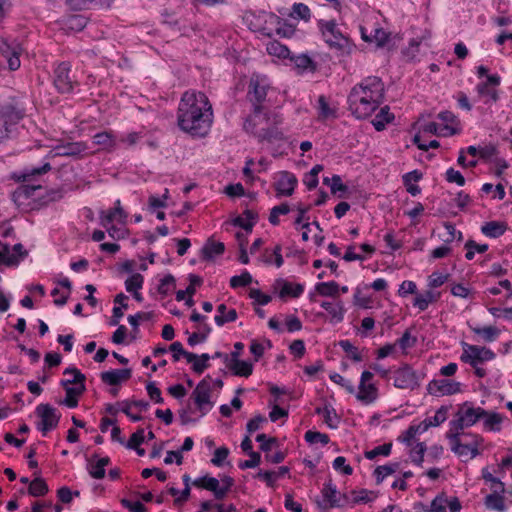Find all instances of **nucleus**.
<instances>
[{
	"mask_svg": "<svg viewBox=\"0 0 512 512\" xmlns=\"http://www.w3.org/2000/svg\"><path fill=\"white\" fill-rule=\"evenodd\" d=\"M177 120L181 130L192 136H205L213 122L208 97L202 92H185L179 103Z\"/></svg>",
	"mask_w": 512,
	"mask_h": 512,
	"instance_id": "obj_1",
	"label": "nucleus"
},
{
	"mask_svg": "<svg viewBox=\"0 0 512 512\" xmlns=\"http://www.w3.org/2000/svg\"><path fill=\"white\" fill-rule=\"evenodd\" d=\"M282 119L275 114L265 113L263 116L247 117L244 122V130L252 133L259 142L274 143L284 139V133L278 125Z\"/></svg>",
	"mask_w": 512,
	"mask_h": 512,
	"instance_id": "obj_2",
	"label": "nucleus"
},
{
	"mask_svg": "<svg viewBox=\"0 0 512 512\" xmlns=\"http://www.w3.org/2000/svg\"><path fill=\"white\" fill-rule=\"evenodd\" d=\"M42 190L41 185L23 182L12 194V200L21 210L27 212L46 206L49 202L60 198L58 191L51 190L46 195L35 197V193Z\"/></svg>",
	"mask_w": 512,
	"mask_h": 512,
	"instance_id": "obj_3",
	"label": "nucleus"
},
{
	"mask_svg": "<svg viewBox=\"0 0 512 512\" xmlns=\"http://www.w3.org/2000/svg\"><path fill=\"white\" fill-rule=\"evenodd\" d=\"M42 190L41 185L23 182L12 194V200L21 210L27 212L46 206L49 202L60 198L58 191L51 190L46 195L35 197V193Z\"/></svg>",
	"mask_w": 512,
	"mask_h": 512,
	"instance_id": "obj_4",
	"label": "nucleus"
},
{
	"mask_svg": "<svg viewBox=\"0 0 512 512\" xmlns=\"http://www.w3.org/2000/svg\"><path fill=\"white\" fill-rule=\"evenodd\" d=\"M447 438L450 441L451 450L459 457L472 459L479 454L478 446L482 441L480 436L449 430L447 433Z\"/></svg>",
	"mask_w": 512,
	"mask_h": 512,
	"instance_id": "obj_5",
	"label": "nucleus"
},
{
	"mask_svg": "<svg viewBox=\"0 0 512 512\" xmlns=\"http://www.w3.org/2000/svg\"><path fill=\"white\" fill-rule=\"evenodd\" d=\"M487 411L481 407H471L468 402L461 405L455 415V419L450 422V431L464 433L465 428L473 426L476 422L484 418Z\"/></svg>",
	"mask_w": 512,
	"mask_h": 512,
	"instance_id": "obj_6",
	"label": "nucleus"
},
{
	"mask_svg": "<svg viewBox=\"0 0 512 512\" xmlns=\"http://www.w3.org/2000/svg\"><path fill=\"white\" fill-rule=\"evenodd\" d=\"M319 26L324 37L325 42L330 48L337 49L343 54H349L352 49V44L349 38L345 37L337 28L335 21H320Z\"/></svg>",
	"mask_w": 512,
	"mask_h": 512,
	"instance_id": "obj_7",
	"label": "nucleus"
},
{
	"mask_svg": "<svg viewBox=\"0 0 512 512\" xmlns=\"http://www.w3.org/2000/svg\"><path fill=\"white\" fill-rule=\"evenodd\" d=\"M269 85L264 77L252 75L248 85L247 99L253 106V116L258 117L263 112L262 103L266 100Z\"/></svg>",
	"mask_w": 512,
	"mask_h": 512,
	"instance_id": "obj_8",
	"label": "nucleus"
},
{
	"mask_svg": "<svg viewBox=\"0 0 512 512\" xmlns=\"http://www.w3.org/2000/svg\"><path fill=\"white\" fill-rule=\"evenodd\" d=\"M351 113L358 119H365L379 107L373 101L367 100L360 89H351L348 96Z\"/></svg>",
	"mask_w": 512,
	"mask_h": 512,
	"instance_id": "obj_9",
	"label": "nucleus"
},
{
	"mask_svg": "<svg viewBox=\"0 0 512 512\" xmlns=\"http://www.w3.org/2000/svg\"><path fill=\"white\" fill-rule=\"evenodd\" d=\"M352 89L362 90L365 98L373 101L378 106L384 101V83L379 77H367Z\"/></svg>",
	"mask_w": 512,
	"mask_h": 512,
	"instance_id": "obj_10",
	"label": "nucleus"
},
{
	"mask_svg": "<svg viewBox=\"0 0 512 512\" xmlns=\"http://www.w3.org/2000/svg\"><path fill=\"white\" fill-rule=\"evenodd\" d=\"M211 377L208 375L203 378L192 392L191 397L194 400L197 408L201 412V416H204L208 410L213 407V402L210 400L211 395Z\"/></svg>",
	"mask_w": 512,
	"mask_h": 512,
	"instance_id": "obj_11",
	"label": "nucleus"
},
{
	"mask_svg": "<svg viewBox=\"0 0 512 512\" xmlns=\"http://www.w3.org/2000/svg\"><path fill=\"white\" fill-rule=\"evenodd\" d=\"M463 354L461 360L476 367L478 363L490 361L495 358V353L486 347L463 343Z\"/></svg>",
	"mask_w": 512,
	"mask_h": 512,
	"instance_id": "obj_12",
	"label": "nucleus"
},
{
	"mask_svg": "<svg viewBox=\"0 0 512 512\" xmlns=\"http://www.w3.org/2000/svg\"><path fill=\"white\" fill-rule=\"evenodd\" d=\"M23 49L21 44L16 40H9L7 38H0V54L6 59L8 68L11 71L19 69L20 55Z\"/></svg>",
	"mask_w": 512,
	"mask_h": 512,
	"instance_id": "obj_13",
	"label": "nucleus"
},
{
	"mask_svg": "<svg viewBox=\"0 0 512 512\" xmlns=\"http://www.w3.org/2000/svg\"><path fill=\"white\" fill-rule=\"evenodd\" d=\"M36 415L41 419L38 429L46 435L47 432L57 427L60 415L56 413V409L50 404H39L35 410Z\"/></svg>",
	"mask_w": 512,
	"mask_h": 512,
	"instance_id": "obj_14",
	"label": "nucleus"
},
{
	"mask_svg": "<svg viewBox=\"0 0 512 512\" xmlns=\"http://www.w3.org/2000/svg\"><path fill=\"white\" fill-rule=\"evenodd\" d=\"M71 66L68 62H62L54 70V85L60 93H70L77 84L70 76Z\"/></svg>",
	"mask_w": 512,
	"mask_h": 512,
	"instance_id": "obj_15",
	"label": "nucleus"
},
{
	"mask_svg": "<svg viewBox=\"0 0 512 512\" xmlns=\"http://www.w3.org/2000/svg\"><path fill=\"white\" fill-rule=\"evenodd\" d=\"M316 504L322 511L341 506V495L331 480L323 485L321 499H316Z\"/></svg>",
	"mask_w": 512,
	"mask_h": 512,
	"instance_id": "obj_16",
	"label": "nucleus"
},
{
	"mask_svg": "<svg viewBox=\"0 0 512 512\" xmlns=\"http://www.w3.org/2000/svg\"><path fill=\"white\" fill-rule=\"evenodd\" d=\"M394 386L399 389L414 390L419 386V381L416 372L405 365L395 371Z\"/></svg>",
	"mask_w": 512,
	"mask_h": 512,
	"instance_id": "obj_17",
	"label": "nucleus"
},
{
	"mask_svg": "<svg viewBox=\"0 0 512 512\" xmlns=\"http://www.w3.org/2000/svg\"><path fill=\"white\" fill-rule=\"evenodd\" d=\"M461 390L459 382L449 379H434L427 385V391L434 396L453 395Z\"/></svg>",
	"mask_w": 512,
	"mask_h": 512,
	"instance_id": "obj_18",
	"label": "nucleus"
},
{
	"mask_svg": "<svg viewBox=\"0 0 512 512\" xmlns=\"http://www.w3.org/2000/svg\"><path fill=\"white\" fill-rule=\"evenodd\" d=\"M225 364L235 376L249 377L253 372V364L240 360L239 352H231L230 356L225 355Z\"/></svg>",
	"mask_w": 512,
	"mask_h": 512,
	"instance_id": "obj_19",
	"label": "nucleus"
},
{
	"mask_svg": "<svg viewBox=\"0 0 512 512\" xmlns=\"http://www.w3.org/2000/svg\"><path fill=\"white\" fill-rule=\"evenodd\" d=\"M296 176L288 171H281L278 174V179L274 184L278 196H291L297 185Z\"/></svg>",
	"mask_w": 512,
	"mask_h": 512,
	"instance_id": "obj_20",
	"label": "nucleus"
},
{
	"mask_svg": "<svg viewBox=\"0 0 512 512\" xmlns=\"http://www.w3.org/2000/svg\"><path fill=\"white\" fill-rule=\"evenodd\" d=\"M506 492L505 484H500L496 487L492 493L488 494L484 498V505L488 510H494L497 512H505L507 507L505 505L504 494Z\"/></svg>",
	"mask_w": 512,
	"mask_h": 512,
	"instance_id": "obj_21",
	"label": "nucleus"
},
{
	"mask_svg": "<svg viewBox=\"0 0 512 512\" xmlns=\"http://www.w3.org/2000/svg\"><path fill=\"white\" fill-rule=\"evenodd\" d=\"M23 110L17 108L13 104H6L0 109V124L9 126L12 129L23 118Z\"/></svg>",
	"mask_w": 512,
	"mask_h": 512,
	"instance_id": "obj_22",
	"label": "nucleus"
},
{
	"mask_svg": "<svg viewBox=\"0 0 512 512\" xmlns=\"http://www.w3.org/2000/svg\"><path fill=\"white\" fill-rule=\"evenodd\" d=\"M87 150V145L84 142H67L65 144L57 145L50 154L55 156H69L76 157Z\"/></svg>",
	"mask_w": 512,
	"mask_h": 512,
	"instance_id": "obj_23",
	"label": "nucleus"
},
{
	"mask_svg": "<svg viewBox=\"0 0 512 512\" xmlns=\"http://www.w3.org/2000/svg\"><path fill=\"white\" fill-rule=\"evenodd\" d=\"M131 369H114L102 372L100 377L102 382L111 386H117L122 381H126L131 377Z\"/></svg>",
	"mask_w": 512,
	"mask_h": 512,
	"instance_id": "obj_24",
	"label": "nucleus"
},
{
	"mask_svg": "<svg viewBox=\"0 0 512 512\" xmlns=\"http://www.w3.org/2000/svg\"><path fill=\"white\" fill-rule=\"evenodd\" d=\"M127 218L128 214L122 207H114V209L100 212V224L103 227H107L113 221H117L120 224H125L127 222Z\"/></svg>",
	"mask_w": 512,
	"mask_h": 512,
	"instance_id": "obj_25",
	"label": "nucleus"
},
{
	"mask_svg": "<svg viewBox=\"0 0 512 512\" xmlns=\"http://www.w3.org/2000/svg\"><path fill=\"white\" fill-rule=\"evenodd\" d=\"M275 285L281 286L279 297L282 299L286 297L298 298L304 291L302 284H292L283 279H277Z\"/></svg>",
	"mask_w": 512,
	"mask_h": 512,
	"instance_id": "obj_26",
	"label": "nucleus"
},
{
	"mask_svg": "<svg viewBox=\"0 0 512 512\" xmlns=\"http://www.w3.org/2000/svg\"><path fill=\"white\" fill-rule=\"evenodd\" d=\"M224 251V243L215 242L210 238L201 249V257L203 260L209 261L212 260L215 255H222Z\"/></svg>",
	"mask_w": 512,
	"mask_h": 512,
	"instance_id": "obj_27",
	"label": "nucleus"
},
{
	"mask_svg": "<svg viewBox=\"0 0 512 512\" xmlns=\"http://www.w3.org/2000/svg\"><path fill=\"white\" fill-rule=\"evenodd\" d=\"M289 58L294 63L295 67L299 70L300 73H314L317 70V63L313 59H311L307 54L290 56Z\"/></svg>",
	"mask_w": 512,
	"mask_h": 512,
	"instance_id": "obj_28",
	"label": "nucleus"
},
{
	"mask_svg": "<svg viewBox=\"0 0 512 512\" xmlns=\"http://www.w3.org/2000/svg\"><path fill=\"white\" fill-rule=\"evenodd\" d=\"M258 215L252 210H245L241 216L233 220V225L243 228L247 233H250L257 221Z\"/></svg>",
	"mask_w": 512,
	"mask_h": 512,
	"instance_id": "obj_29",
	"label": "nucleus"
},
{
	"mask_svg": "<svg viewBox=\"0 0 512 512\" xmlns=\"http://www.w3.org/2000/svg\"><path fill=\"white\" fill-rule=\"evenodd\" d=\"M66 392V396L64 400H62L60 403L63 405H66L69 408H75L78 406V399L77 397L82 395L85 390V384H81L80 386L76 387H63Z\"/></svg>",
	"mask_w": 512,
	"mask_h": 512,
	"instance_id": "obj_30",
	"label": "nucleus"
},
{
	"mask_svg": "<svg viewBox=\"0 0 512 512\" xmlns=\"http://www.w3.org/2000/svg\"><path fill=\"white\" fill-rule=\"evenodd\" d=\"M394 120V115L390 112L388 106H384L380 109V111L376 114L375 118L372 120V125L374 126L376 131H383L386 128V125Z\"/></svg>",
	"mask_w": 512,
	"mask_h": 512,
	"instance_id": "obj_31",
	"label": "nucleus"
},
{
	"mask_svg": "<svg viewBox=\"0 0 512 512\" xmlns=\"http://www.w3.org/2000/svg\"><path fill=\"white\" fill-rule=\"evenodd\" d=\"M402 178L403 184L406 187L408 193H410L412 196L420 194V187L412 182H418L422 178V173H420L418 170H413L403 175Z\"/></svg>",
	"mask_w": 512,
	"mask_h": 512,
	"instance_id": "obj_32",
	"label": "nucleus"
},
{
	"mask_svg": "<svg viewBox=\"0 0 512 512\" xmlns=\"http://www.w3.org/2000/svg\"><path fill=\"white\" fill-rule=\"evenodd\" d=\"M440 297V293H435L431 290L425 291L423 294H417L414 298L413 305L420 311H425L429 304L435 302Z\"/></svg>",
	"mask_w": 512,
	"mask_h": 512,
	"instance_id": "obj_33",
	"label": "nucleus"
},
{
	"mask_svg": "<svg viewBox=\"0 0 512 512\" xmlns=\"http://www.w3.org/2000/svg\"><path fill=\"white\" fill-rule=\"evenodd\" d=\"M359 392L356 395V398L364 403L370 404L377 399L378 392L377 388L374 384H364V387L359 385Z\"/></svg>",
	"mask_w": 512,
	"mask_h": 512,
	"instance_id": "obj_34",
	"label": "nucleus"
},
{
	"mask_svg": "<svg viewBox=\"0 0 512 512\" xmlns=\"http://www.w3.org/2000/svg\"><path fill=\"white\" fill-rule=\"evenodd\" d=\"M321 307L332 316L331 320L333 322L339 323L343 321L345 310L341 301H339L338 303L323 301L321 303Z\"/></svg>",
	"mask_w": 512,
	"mask_h": 512,
	"instance_id": "obj_35",
	"label": "nucleus"
},
{
	"mask_svg": "<svg viewBox=\"0 0 512 512\" xmlns=\"http://www.w3.org/2000/svg\"><path fill=\"white\" fill-rule=\"evenodd\" d=\"M217 312L218 314L215 316L214 320L218 326H223L228 322H234L237 319V311L235 309L227 311L225 304L218 305Z\"/></svg>",
	"mask_w": 512,
	"mask_h": 512,
	"instance_id": "obj_36",
	"label": "nucleus"
},
{
	"mask_svg": "<svg viewBox=\"0 0 512 512\" xmlns=\"http://www.w3.org/2000/svg\"><path fill=\"white\" fill-rule=\"evenodd\" d=\"M506 231V225L497 221H490L481 227V232L490 238H498Z\"/></svg>",
	"mask_w": 512,
	"mask_h": 512,
	"instance_id": "obj_37",
	"label": "nucleus"
},
{
	"mask_svg": "<svg viewBox=\"0 0 512 512\" xmlns=\"http://www.w3.org/2000/svg\"><path fill=\"white\" fill-rule=\"evenodd\" d=\"M473 333L482 337L483 341L490 343L495 341L500 335V330L495 326L485 327H472L470 326Z\"/></svg>",
	"mask_w": 512,
	"mask_h": 512,
	"instance_id": "obj_38",
	"label": "nucleus"
},
{
	"mask_svg": "<svg viewBox=\"0 0 512 512\" xmlns=\"http://www.w3.org/2000/svg\"><path fill=\"white\" fill-rule=\"evenodd\" d=\"M316 292L323 297H337L339 295L340 287L337 282H320L315 286Z\"/></svg>",
	"mask_w": 512,
	"mask_h": 512,
	"instance_id": "obj_39",
	"label": "nucleus"
},
{
	"mask_svg": "<svg viewBox=\"0 0 512 512\" xmlns=\"http://www.w3.org/2000/svg\"><path fill=\"white\" fill-rule=\"evenodd\" d=\"M503 419L504 417L501 414L487 411V414L482 418L483 426L489 431H500Z\"/></svg>",
	"mask_w": 512,
	"mask_h": 512,
	"instance_id": "obj_40",
	"label": "nucleus"
},
{
	"mask_svg": "<svg viewBox=\"0 0 512 512\" xmlns=\"http://www.w3.org/2000/svg\"><path fill=\"white\" fill-rule=\"evenodd\" d=\"M64 375L72 374L73 377L71 379H65L61 380V386L62 387H71L70 385L75 384L77 386H80L81 384H84V381L86 379L85 375L78 370L76 367H68L63 372Z\"/></svg>",
	"mask_w": 512,
	"mask_h": 512,
	"instance_id": "obj_41",
	"label": "nucleus"
},
{
	"mask_svg": "<svg viewBox=\"0 0 512 512\" xmlns=\"http://www.w3.org/2000/svg\"><path fill=\"white\" fill-rule=\"evenodd\" d=\"M169 349L173 353L172 357L175 362L179 361L181 356L185 357L189 363H192L198 358L196 354L184 350L182 344L178 341L173 342Z\"/></svg>",
	"mask_w": 512,
	"mask_h": 512,
	"instance_id": "obj_42",
	"label": "nucleus"
},
{
	"mask_svg": "<svg viewBox=\"0 0 512 512\" xmlns=\"http://www.w3.org/2000/svg\"><path fill=\"white\" fill-rule=\"evenodd\" d=\"M66 5L73 11L88 10L91 7H100L103 5L102 0H65Z\"/></svg>",
	"mask_w": 512,
	"mask_h": 512,
	"instance_id": "obj_43",
	"label": "nucleus"
},
{
	"mask_svg": "<svg viewBox=\"0 0 512 512\" xmlns=\"http://www.w3.org/2000/svg\"><path fill=\"white\" fill-rule=\"evenodd\" d=\"M93 142L107 150H112L116 145L115 137L110 131H103L95 134L93 136Z\"/></svg>",
	"mask_w": 512,
	"mask_h": 512,
	"instance_id": "obj_44",
	"label": "nucleus"
},
{
	"mask_svg": "<svg viewBox=\"0 0 512 512\" xmlns=\"http://www.w3.org/2000/svg\"><path fill=\"white\" fill-rule=\"evenodd\" d=\"M0 264L6 266H17L19 259L11 251V247L8 244H4L0 241Z\"/></svg>",
	"mask_w": 512,
	"mask_h": 512,
	"instance_id": "obj_45",
	"label": "nucleus"
},
{
	"mask_svg": "<svg viewBox=\"0 0 512 512\" xmlns=\"http://www.w3.org/2000/svg\"><path fill=\"white\" fill-rule=\"evenodd\" d=\"M362 38L363 40L367 42L374 41L378 47H384L387 45L390 41L391 34L386 32L382 28H377L374 30V34L372 37H368L363 31H362Z\"/></svg>",
	"mask_w": 512,
	"mask_h": 512,
	"instance_id": "obj_46",
	"label": "nucleus"
},
{
	"mask_svg": "<svg viewBox=\"0 0 512 512\" xmlns=\"http://www.w3.org/2000/svg\"><path fill=\"white\" fill-rule=\"evenodd\" d=\"M88 23V20L83 15H71L65 20V28L75 32L83 30Z\"/></svg>",
	"mask_w": 512,
	"mask_h": 512,
	"instance_id": "obj_47",
	"label": "nucleus"
},
{
	"mask_svg": "<svg viewBox=\"0 0 512 512\" xmlns=\"http://www.w3.org/2000/svg\"><path fill=\"white\" fill-rule=\"evenodd\" d=\"M266 50H267L268 54L277 56L279 58H289L290 57L289 49L285 45L281 44L280 42H278L276 40L270 41L267 44Z\"/></svg>",
	"mask_w": 512,
	"mask_h": 512,
	"instance_id": "obj_48",
	"label": "nucleus"
},
{
	"mask_svg": "<svg viewBox=\"0 0 512 512\" xmlns=\"http://www.w3.org/2000/svg\"><path fill=\"white\" fill-rule=\"evenodd\" d=\"M28 492L34 497L44 496L48 492V486L44 479L37 477L30 482Z\"/></svg>",
	"mask_w": 512,
	"mask_h": 512,
	"instance_id": "obj_49",
	"label": "nucleus"
},
{
	"mask_svg": "<svg viewBox=\"0 0 512 512\" xmlns=\"http://www.w3.org/2000/svg\"><path fill=\"white\" fill-rule=\"evenodd\" d=\"M324 422L331 429H336L340 423V417L336 413V410L330 404L324 405Z\"/></svg>",
	"mask_w": 512,
	"mask_h": 512,
	"instance_id": "obj_50",
	"label": "nucleus"
},
{
	"mask_svg": "<svg viewBox=\"0 0 512 512\" xmlns=\"http://www.w3.org/2000/svg\"><path fill=\"white\" fill-rule=\"evenodd\" d=\"M51 170L50 163H45L41 167L27 169L20 177L19 180L22 182H31L35 176L42 175Z\"/></svg>",
	"mask_w": 512,
	"mask_h": 512,
	"instance_id": "obj_51",
	"label": "nucleus"
},
{
	"mask_svg": "<svg viewBox=\"0 0 512 512\" xmlns=\"http://www.w3.org/2000/svg\"><path fill=\"white\" fill-rule=\"evenodd\" d=\"M398 467H399L398 463L378 466L374 470V476L376 478V483L380 484L384 480L385 477L395 473L397 471Z\"/></svg>",
	"mask_w": 512,
	"mask_h": 512,
	"instance_id": "obj_52",
	"label": "nucleus"
},
{
	"mask_svg": "<svg viewBox=\"0 0 512 512\" xmlns=\"http://www.w3.org/2000/svg\"><path fill=\"white\" fill-rule=\"evenodd\" d=\"M290 16L295 19L308 21L311 17L310 8L304 3H294Z\"/></svg>",
	"mask_w": 512,
	"mask_h": 512,
	"instance_id": "obj_53",
	"label": "nucleus"
},
{
	"mask_svg": "<svg viewBox=\"0 0 512 512\" xmlns=\"http://www.w3.org/2000/svg\"><path fill=\"white\" fill-rule=\"evenodd\" d=\"M203 489L211 491L217 500H223V491H220L219 480L215 477L206 475V480Z\"/></svg>",
	"mask_w": 512,
	"mask_h": 512,
	"instance_id": "obj_54",
	"label": "nucleus"
},
{
	"mask_svg": "<svg viewBox=\"0 0 512 512\" xmlns=\"http://www.w3.org/2000/svg\"><path fill=\"white\" fill-rule=\"evenodd\" d=\"M175 277L172 274H167L160 280L157 291L162 296H167L175 288Z\"/></svg>",
	"mask_w": 512,
	"mask_h": 512,
	"instance_id": "obj_55",
	"label": "nucleus"
},
{
	"mask_svg": "<svg viewBox=\"0 0 512 512\" xmlns=\"http://www.w3.org/2000/svg\"><path fill=\"white\" fill-rule=\"evenodd\" d=\"M318 108H319V118L320 119H328L336 117V110L330 108L328 102L326 101L325 96L321 95L318 98Z\"/></svg>",
	"mask_w": 512,
	"mask_h": 512,
	"instance_id": "obj_56",
	"label": "nucleus"
},
{
	"mask_svg": "<svg viewBox=\"0 0 512 512\" xmlns=\"http://www.w3.org/2000/svg\"><path fill=\"white\" fill-rule=\"evenodd\" d=\"M290 212V207L288 204L283 203L278 206H274L269 215V222L272 225H278L279 224V215H286Z\"/></svg>",
	"mask_w": 512,
	"mask_h": 512,
	"instance_id": "obj_57",
	"label": "nucleus"
},
{
	"mask_svg": "<svg viewBox=\"0 0 512 512\" xmlns=\"http://www.w3.org/2000/svg\"><path fill=\"white\" fill-rule=\"evenodd\" d=\"M144 277L140 273H134L125 281V288L128 292L138 291L142 288Z\"/></svg>",
	"mask_w": 512,
	"mask_h": 512,
	"instance_id": "obj_58",
	"label": "nucleus"
},
{
	"mask_svg": "<svg viewBox=\"0 0 512 512\" xmlns=\"http://www.w3.org/2000/svg\"><path fill=\"white\" fill-rule=\"evenodd\" d=\"M392 449V443H386L379 445L370 451L365 452V457L369 460H373L379 455L389 456Z\"/></svg>",
	"mask_w": 512,
	"mask_h": 512,
	"instance_id": "obj_59",
	"label": "nucleus"
},
{
	"mask_svg": "<svg viewBox=\"0 0 512 512\" xmlns=\"http://www.w3.org/2000/svg\"><path fill=\"white\" fill-rule=\"evenodd\" d=\"M426 445L423 442L417 443L411 450L410 456L413 463L421 466L424 460Z\"/></svg>",
	"mask_w": 512,
	"mask_h": 512,
	"instance_id": "obj_60",
	"label": "nucleus"
},
{
	"mask_svg": "<svg viewBox=\"0 0 512 512\" xmlns=\"http://www.w3.org/2000/svg\"><path fill=\"white\" fill-rule=\"evenodd\" d=\"M252 280L251 274L248 271H244L241 275L233 276L230 279V286L232 288L245 287L251 284Z\"/></svg>",
	"mask_w": 512,
	"mask_h": 512,
	"instance_id": "obj_61",
	"label": "nucleus"
},
{
	"mask_svg": "<svg viewBox=\"0 0 512 512\" xmlns=\"http://www.w3.org/2000/svg\"><path fill=\"white\" fill-rule=\"evenodd\" d=\"M305 440L310 444H315L320 442L322 445H326L329 443V436L327 434L317 432V431H307L304 436Z\"/></svg>",
	"mask_w": 512,
	"mask_h": 512,
	"instance_id": "obj_62",
	"label": "nucleus"
},
{
	"mask_svg": "<svg viewBox=\"0 0 512 512\" xmlns=\"http://www.w3.org/2000/svg\"><path fill=\"white\" fill-rule=\"evenodd\" d=\"M339 346L343 349L344 352L350 355L353 361L360 362L362 360V356L358 352V349L353 346L349 340H341L339 342Z\"/></svg>",
	"mask_w": 512,
	"mask_h": 512,
	"instance_id": "obj_63",
	"label": "nucleus"
},
{
	"mask_svg": "<svg viewBox=\"0 0 512 512\" xmlns=\"http://www.w3.org/2000/svg\"><path fill=\"white\" fill-rule=\"evenodd\" d=\"M211 356L207 353H203L198 358L193 361L192 369L195 373L201 374L204 372L205 369L209 367L208 361L210 360Z\"/></svg>",
	"mask_w": 512,
	"mask_h": 512,
	"instance_id": "obj_64",
	"label": "nucleus"
}]
</instances>
